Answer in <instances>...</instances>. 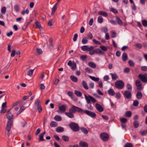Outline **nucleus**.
Segmentation results:
<instances>
[{
	"label": "nucleus",
	"mask_w": 147,
	"mask_h": 147,
	"mask_svg": "<svg viewBox=\"0 0 147 147\" xmlns=\"http://www.w3.org/2000/svg\"><path fill=\"white\" fill-rule=\"evenodd\" d=\"M69 111L73 113H75L76 112H78L82 114H83L84 112V110L74 105H72L71 107L69 109Z\"/></svg>",
	"instance_id": "f257e3e1"
},
{
	"label": "nucleus",
	"mask_w": 147,
	"mask_h": 147,
	"mask_svg": "<svg viewBox=\"0 0 147 147\" xmlns=\"http://www.w3.org/2000/svg\"><path fill=\"white\" fill-rule=\"evenodd\" d=\"M84 97L85 99L88 104H89L90 103V100L94 103L96 102V100L93 97L90 95L87 96L85 94L84 95Z\"/></svg>",
	"instance_id": "f03ea898"
},
{
	"label": "nucleus",
	"mask_w": 147,
	"mask_h": 147,
	"mask_svg": "<svg viewBox=\"0 0 147 147\" xmlns=\"http://www.w3.org/2000/svg\"><path fill=\"white\" fill-rule=\"evenodd\" d=\"M69 126L70 128L74 131H77L79 129V127L78 124L72 122L70 123Z\"/></svg>",
	"instance_id": "7ed1b4c3"
},
{
	"label": "nucleus",
	"mask_w": 147,
	"mask_h": 147,
	"mask_svg": "<svg viewBox=\"0 0 147 147\" xmlns=\"http://www.w3.org/2000/svg\"><path fill=\"white\" fill-rule=\"evenodd\" d=\"M67 107V106L65 105L59 106L58 107V109L57 111L60 114L63 113L66 111Z\"/></svg>",
	"instance_id": "20e7f679"
},
{
	"label": "nucleus",
	"mask_w": 147,
	"mask_h": 147,
	"mask_svg": "<svg viewBox=\"0 0 147 147\" xmlns=\"http://www.w3.org/2000/svg\"><path fill=\"white\" fill-rule=\"evenodd\" d=\"M115 86L117 88L121 89L124 86V84L122 81L119 80L115 82Z\"/></svg>",
	"instance_id": "39448f33"
},
{
	"label": "nucleus",
	"mask_w": 147,
	"mask_h": 147,
	"mask_svg": "<svg viewBox=\"0 0 147 147\" xmlns=\"http://www.w3.org/2000/svg\"><path fill=\"white\" fill-rule=\"evenodd\" d=\"M139 79L143 82H147V74H140L138 75Z\"/></svg>",
	"instance_id": "423d86ee"
},
{
	"label": "nucleus",
	"mask_w": 147,
	"mask_h": 147,
	"mask_svg": "<svg viewBox=\"0 0 147 147\" xmlns=\"http://www.w3.org/2000/svg\"><path fill=\"white\" fill-rule=\"evenodd\" d=\"M100 137L101 139L104 141H107L109 139V136L106 133H103L100 135Z\"/></svg>",
	"instance_id": "0eeeda50"
},
{
	"label": "nucleus",
	"mask_w": 147,
	"mask_h": 147,
	"mask_svg": "<svg viewBox=\"0 0 147 147\" xmlns=\"http://www.w3.org/2000/svg\"><path fill=\"white\" fill-rule=\"evenodd\" d=\"M135 83L138 90H141L143 89V87L140 80H137L136 81Z\"/></svg>",
	"instance_id": "6e6552de"
},
{
	"label": "nucleus",
	"mask_w": 147,
	"mask_h": 147,
	"mask_svg": "<svg viewBox=\"0 0 147 147\" xmlns=\"http://www.w3.org/2000/svg\"><path fill=\"white\" fill-rule=\"evenodd\" d=\"M94 48L93 47L91 46L90 47L88 45H83L81 47V49L84 51H90L92 50Z\"/></svg>",
	"instance_id": "1a4fd4ad"
},
{
	"label": "nucleus",
	"mask_w": 147,
	"mask_h": 147,
	"mask_svg": "<svg viewBox=\"0 0 147 147\" xmlns=\"http://www.w3.org/2000/svg\"><path fill=\"white\" fill-rule=\"evenodd\" d=\"M124 97L127 99H130L131 97V94L130 91H125L123 93Z\"/></svg>",
	"instance_id": "9d476101"
},
{
	"label": "nucleus",
	"mask_w": 147,
	"mask_h": 147,
	"mask_svg": "<svg viewBox=\"0 0 147 147\" xmlns=\"http://www.w3.org/2000/svg\"><path fill=\"white\" fill-rule=\"evenodd\" d=\"M85 113L92 118H94L96 116V114L94 113L87 110H84V113Z\"/></svg>",
	"instance_id": "9b49d317"
},
{
	"label": "nucleus",
	"mask_w": 147,
	"mask_h": 147,
	"mask_svg": "<svg viewBox=\"0 0 147 147\" xmlns=\"http://www.w3.org/2000/svg\"><path fill=\"white\" fill-rule=\"evenodd\" d=\"M95 107L97 110L100 112H101L104 110L103 107L97 103L95 104Z\"/></svg>",
	"instance_id": "f8f14e48"
},
{
	"label": "nucleus",
	"mask_w": 147,
	"mask_h": 147,
	"mask_svg": "<svg viewBox=\"0 0 147 147\" xmlns=\"http://www.w3.org/2000/svg\"><path fill=\"white\" fill-rule=\"evenodd\" d=\"M13 122L10 121H8L6 128V129L7 131H10L11 128V125L12 124Z\"/></svg>",
	"instance_id": "ddd939ff"
},
{
	"label": "nucleus",
	"mask_w": 147,
	"mask_h": 147,
	"mask_svg": "<svg viewBox=\"0 0 147 147\" xmlns=\"http://www.w3.org/2000/svg\"><path fill=\"white\" fill-rule=\"evenodd\" d=\"M58 5V3H56L53 6L52 11L51 14L52 15H53L55 12L56 10L57 9V6Z\"/></svg>",
	"instance_id": "4468645a"
},
{
	"label": "nucleus",
	"mask_w": 147,
	"mask_h": 147,
	"mask_svg": "<svg viewBox=\"0 0 147 147\" xmlns=\"http://www.w3.org/2000/svg\"><path fill=\"white\" fill-rule=\"evenodd\" d=\"M73 113L72 112L69 111V112H65V114L68 117L70 118H72L74 117V115Z\"/></svg>",
	"instance_id": "2eb2a0df"
},
{
	"label": "nucleus",
	"mask_w": 147,
	"mask_h": 147,
	"mask_svg": "<svg viewBox=\"0 0 147 147\" xmlns=\"http://www.w3.org/2000/svg\"><path fill=\"white\" fill-rule=\"evenodd\" d=\"M82 84L83 87L85 89L88 90L89 89L88 86L86 82L84 80H83L82 81Z\"/></svg>",
	"instance_id": "dca6fc26"
},
{
	"label": "nucleus",
	"mask_w": 147,
	"mask_h": 147,
	"mask_svg": "<svg viewBox=\"0 0 147 147\" xmlns=\"http://www.w3.org/2000/svg\"><path fill=\"white\" fill-rule=\"evenodd\" d=\"M99 15H101L104 17H107L108 16V14L107 12L104 11H100L98 12Z\"/></svg>",
	"instance_id": "f3484780"
},
{
	"label": "nucleus",
	"mask_w": 147,
	"mask_h": 147,
	"mask_svg": "<svg viewBox=\"0 0 147 147\" xmlns=\"http://www.w3.org/2000/svg\"><path fill=\"white\" fill-rule=\"evenodd\" d=\"M79 145L81 147H88V144L84 142H80L79 143Z\"/></svg>",
	"instance_id": "a211bd4d"
},
{
	"label": "nucleus",
	"mask_w": 147,
	"mask_h": 147,
	"mask_svg": "<svg viewBox=\"0 0 147 147\" xmlns=\"http://www.w3.org/2000/svg\"><path fill=\"white\" fill-rule=\"evenodd\" d=\"M64 130V128L61 127H57L56 129V131L58 133L62 132Z\"/></svg>",
	"instance_id": "6ab92c4d"
},
{
	"label": "nucleus",
	"mask_w": 147,
	"mask_h": 147,
	"mask_svg": "<svg viewBox=\"0 0 147 147\" xmlns=\"http://www.w3.org/2000/svg\"><path fill=\"white\" fill-rule=\"evenodd\" d=\"M88 65L89 67L93 68H95L96 67V64L92 62H88Z\"/></svg>",
	"instance_id": "aec40b11"
},
{
	"label": "nucleus",
	"mask_w": 147,
	"mask_h": 147,
	"mask_svg": "<svg viewBox=\"0 0 147 147\" xmlns=\"http://www.w3.org/2000/svg\"><path fill=\"white\" fill-rule=\"evenodd\" d=\"M108 92L110 96H113L115 95V93L113 90L110 89L108 91Z\"/></svg>",
	"instance_id": "412c9836"
},
{
	"label": "nucleus",
	"mask_w": 147,
	"mask_h": 147,
	"mask_svg": "<svg viewBox=\"0 0 147 147\" xmlns=\"http://www.w3.org/2000/svg\"><path fill=\"white\" fill-rule=\"evenodd\" d=\"M116 18L117 23L120 26H122L123 25V22L117 16Z\"/></svg>",
	"instance_id": "4be33fe9"
},
{
	"label": "nucleus",
	"mask_w": 147,
	"mask_h": 147,
	"mask_svg": "<svg viewBox=\"0 0 147 147\" xmlns=\"http://www.w3.org/2000/svg\"><path fill=\"white\" fill-rule=\"evenodd\" d=\"M45 134V131L44 132L41 134L39 136V140L40 141H43L44 140L43 139V136Z\"/></svg>",
	"instance_id": "5701e85b"
},
{
	"label": "nucleus",
	"mask_w": 147,
	"mask_h": 147,
	"mask_svg": "<svg viewBox=\"0 0 147 147\" xmlns=\"http://www.w3.org/2000/svg\"><path fill=\"white\" fill-rule=\"evenodd\" d=\"M54 119L57 121H60L62 120L61 117L59 115H56L54 118Z\"/></svg>",
	"instance_id": "b1692460"
},
{
	"label": "nucleus",
	"mask_w": 147,
	"mask_h": 147,
	"mask_svg": "<svg viewBox=\"0 0 147 147\" xmlns=\"http://www.w3.org/2000/svg\"><path fill=\"white\" fill-rule=\"evenodd\" d=\"M13 117V115L11 113H9L7 115V118L9 120H10Z\"/></svg>",
	"instance_id": "393cba45"
},
{
	"label": "nucleus",
	"mask_w": 147,
	"mask_h": 147,
	"mask_svg": "<svg viewBox=\"0 0 147 147\" xmlns=\"http://www.w3.org/2000/svg\"><path fill=\"white\" fill-rule=\"evenodd\" d=\"M142 96V92L140 91H138L136 94V96L138 99H141Z\"/></svg>",
	"instance_id": "a878e982"
},
{
	"label": "nucleus",
	"mask_w": 147,
	"mask_h": 147,
	"mask_svg": "<svg viewBox=\"0 0 147 147\" xmlns=\"http://www.w3.org/2000/svg\"><path fill=\"white\" fill-rule=\"evenodd\" d=\"M132 115V113L130 111H128L125 113V115L127 117H130Z\"/></svg>",
	"instance_id": "bb28decb"
},
{
	"label": "nucleus",
	"mask_w": 147,
	"mask_h": 147,
	"mask_svg": "<svg viewBox=\"0 0 147 147\" xmlns=\"http://www.w3.org/2000/svg\"><path fill=\"white\" fill-rule=\"evenodd\" d=\"M89 77L92 80L95 82L98 81L99 78H96L94 76H89Z\"/></svg>",
	"instance_id": "cd10ccee"
},
{
	"label": "nucleus",
	"mask_w": 147,
	"mask_h": 147,
	"mask_svg": "<svg viewBox=\"0 0 147 147\" xmlns=\"http://www.w3.org/2000/svg\"><path fill=\"white\" fill-rule=\"evenodd\" d=\"M35 24L36 26L37 27V28H38L40 30H41L42 29V27L41 26L40 23L38 22L37 21L35 22Z\"/></svg>",
	"instance_id": "c85d7f7f"
},
{
	"label": "nucleus",
	"mask_w": 147,
	"mask_h": 147,
	"mask_svg": "<svg viewBox=\"0 0 147 147\" xmlns=\"http://www.w3.org/2000/svg\"><path fill=\"white\" fill-rule=\"evenodd\" d=\"M139 125V123L138 121L137 120L135 121L134 122V126L136 128L138 127Z\"/></svg>",
	"instance_id": "c756f323"
},
{
	"label": "nucleus",
	"mask_w": 147,
	"mask_h": 147,
	"mask_svg": "<svg viewBox=\"0 0 147 147\" xmlns=\"http://www.w3.org/2000/svg\"><path fill=\"white\" fill-rule=\"evenodd\" d=\"M127 55L126 53H124L122 55V59L123 61H125L127 59Z\"/></svg>",
	"instance_id": "7c9ffc66"
},
{
	"label": "nucleus",
	"mask_w": 147,
	"mask_h": 147,
	"mask_svg": "<svg viewBox=\"0 0 147 147\" xmlns=\"http://www.w3.org/2000/svg\"><path fill=\"white\" fill-rule=\"evenodd\" d=\"M70 78L71 80L73 82H76L78 81V79L77 78L73 76H70Z\"/></svg>",
	"instance_id": "2f4dec72"
},
{
	"label": "nucleus",
	"mask_w": 147,
	"mask_h": 147,
	"mask_svg": "<svg viewBox=\"0 0 147 147\" xmlns=\"http://www.w3.org/2000/svg\"><path fill=\"white\" fill-rule=\"evenodd\" d=\"M50 125L51 127H54L57 126V124L56 122L53 121L50 123Z\"/></svg>",
	"instance_id": "473e14b6"
},
{
	"label": "nucleus",
	"mask_w": 147,
	"mask_h": 147,
	"mask_svg": "<svg viewBox=\"0 0 147 147\" xmlns=\"http://www.w3.org/2000/svg\"><path fill=\"white\" fill-rule=\"evenodd\" d=\"M140 133L142 136H144L147 134V129L141 130L140 131Z\"/></svg>",
	"instance_id": "72a5a7b5"
},
{
	"label": "nucleus",
	"mask_w": 147,
	"mask_h": 147,
	"mask_svg": "<svg viewBox=\"0 0 147 147\" xmlns=\"http://www.w3.org/2000/svg\"><path fill=\"white\" fill-rule=\"evenodd\" d=\"M82 43L83 44H86L88 42V40L87 38H83L82 39Z\"/></svg>",
	"instance_id": "f704fd0d"
},
{
	"label": "nucleus",
	"mask_w": 147,
	"mask_h": 147,
	"mask_svg": "<svg viewBox=\"0 0 147 147\" xmlns=\"http://www.w3.org/2000/svg\"><path fill=\"white\" fill-rule=\"evenodd\" d=\"M62 139L65 142H68L69 140V137L65 135H63L62 136Z\"/></svg>",
	"instance_id": "c9c22d12"
},
{
	"label": "nucleus",
	"mask_w": 147,
	"mask_h": 147,
	"mask_svg": "<svg viewBox=\"0 0 147 147\" xmlns=\"http://www.w3.org/2000/svg\"><path fill=\"white\" fill-rule=\"evenodd\" d=\"M110 74L111 76L112 79L113 80H116L118 78V76L117 75L115 74H113L111 73Z\"/></svg>",
	"instance_id": "e433bc0d"
},
{
	"label": "nucleus",
	"mask_w": 147,
	"mask_h": 147,
	"mask_svg": "<svg viewBox=\"0 0 147 147\" xmlns=\"http://www.w3.org/2000/svg\"><path fill=\"white\" fill-rule=\"evenodd\" d=\"M74 93L75 94H76L77 96H80L82 95V93L80 91L78 90H75Z\"/></svg>",
	"instance_id": "4c0bfd02"
},
{
	"label": "nucleus",
	"mask_w": 147,
	"mask_h": 147,
	"mask_svg": "<svg viewBox=\"0 0 147 147\" xmlns=\"http://www.w3.org/2000/svg\"><path fill=\"white\" fill-rule=\"evenodd\" d=\"M6 8L5 7H3L1 9V12L3 14H5L6 12Z\"/></svg>",
	"instance_id": "58836bf2"
},
{
	"label": "nucleus",
	"mask_w": 147,
	"mask_h": 147,
	"mask_svg": "<svg viewBox=\"0 0 147 147\" xmlns=\"http://www.w3.org/2000/svg\"><path fill=\"white\" fill-rule=\"evenodd\" d=\"M85 71L86 72L89 73H91L93 71L92 69L88 67H87L85 69Z\"/></svg>",
	"instance_id": "ea45409f"
},
{
	"label": "nucleus",
	"mask_w": 147,
	"mask_h": 147,
	"mask_svg": "<svg viewBox=\"0 0 147 147\" xmlns=\"http://www.w3.org/2000/svg\"><path fill=\"white\" fill-rule=\"evenodd\" d=\"M135 47L141 49L142 47V45L140 43H137L135 44Z\"/></svg>",
	"instance_id": "a19ab883"
},
{
	"label": "nucleus",
	"mask_w": 147,
	"mask_h": 147,
	"mask_svg": "<svg viewBox=\"0 0 147 147\" xmlns=\"http://www.w3.org/2000/svg\"><path fill=\"white\" fill-rule=\"evenodd\" d=\"M110 9L111 11L113 12L115 14H117L118 13V11L116 9L113 8H110Z\"/></svg>",
	"instance_id": "79ce46f5"
},
{
	"label": "nucleus",
	"mask_w": 147,
	"mask_h": 147,
	"mask_svg": "<svg viewBox=\"0 0 147 147\" xmlns=\"http://www.w3.org/2000/svg\"><path fill=\"white\" fill-rule=\"evenodd\" d=\"M98 22L100 23H101L103 21V18L101 16H99L98 18Z\"/></svg>",
	"instance_id": "37998d69"
},
{
	"label": "nucleus",
	"mask_w": 147,
	"mask_h": 147,
	"mask_svg": "<svg viewBox=\"0 0 147 147\" xmlns=\"http://www.w3.org/2000/svg\"><path fill=\"white\" fill-rule=\"evenodd\" d=\"M81 130L85 134H87L88 133V131L87 129L84 127H81Z\"/></svg>",
	"instance_id": "c03bdc74"
},
{
	"label": "nucleus",
	"mask_w": 147,
	"mask_h": 147,
	"mask_svg": "<svg viewBox=\"0 0 147 147\" xmlns=\"http://www.w3.org/2000/svg\"><path fill=\"white\" fill-rule=\"evenodd\" d=\"M126 88L129 91H131L132 89V87L131 85L128 84H127L126 86Z\"/></svg>",
	"instance_id": "a18cd8bd"
},
{
	"label": "nucleus",
	"mask_w": 147,
	"mask_h": 147,
	"mask_svg": "<svg viewBox=\"0 0 147 147\" xmlns=\"http://www.w3.org/2000/svg\"><path fill=\"white\" fill-rule=\"evenodd\" d=\"M14 9L15 11L17 12H18L19 10V6L18 5H15L14 6Z\"/></svg>",
	"instance_id": "49530a36"
},
{
	"label": "nucleus",
	"mask_w": 147,
	"mask_h": 147,
	"mask_svg": "<svg viewBox=\"0 0 147 147\" xmlns=\"http://www.w3.org/2000/svg\"><path fill=\"white\" fill-rule=\"evenodd\" d=\"M34 104L35 105L37 106V107L40 106V101H39V99H36L35 102Z\"/></svg>",
	"instance_id": "de8ad7c7"
},
{
	"label": "nucleus",
	"mask_w": 147,
	"mask_h": 147,
	"mask_svg": "<svg viewBox=\"0 0 147 147\" xmlns=\"http://www.w3.org/2000/svg\"><path fill=\"white\" fill-rule=\"evenodd\" d=\"M111 37L112 38H115L116 36V33L114 30H111Z\"/></svg>",
	"instance_id": "09e8293b"
},
{
	"label": "nucleus",
	"mask_w": 147,
	"mask_h": 147,
	"mask_svg": "<svg viewBox=\"0 0 147 147\" xmlns=\"http://www.w3.org/2000/svg\"><path fill=\"white\" fill-rule=\"evenodd\" d=\"M71 68L72 70H75L76 67V65L75 63H73V64L71 66Z\"/></svg>",
	"instance_id": "8fccbe9b"
},
{
	"label": "nucleus",
	"mask_w": 147,
	"mask_h": 147,
	"mask_svg": "<svg viewBox=\"0 0 147 147\" xmlns=\"http://www.w3.org/2000/svg\"><path fill=\"white\" fill-rule=\"evenodd\" d=\"M34 71V69H31L28 72L27 74L29 76H32L33 73V72Z\"/></svg>",
	"instance_id": "3c124183"
},
{
	"label": "nucleus",
	"mask_w": 147,
	"mask_h": 147,
	"mask_svg": "<svg viewBox=\"0 0 147 147\" xmlns=\"http://www.w3.org/2000/svg\"><path fill=\"white\" fill-rule=\"evenodd\" d=\"M89 51V54L90 55H92L96 53V51L95 50H91L90 51Z\"/></svg>",
	"instance_id": "603ef678"
},
{
	"label": "nucleus",
	"mask_w": 147,
	"mask_h": 147,
	"mask_svg": "<svg viewBox=\"0 0 147 147\" xmlns=\"http://www.w3.org/2000/svg\"><path fill=\"white\" fill-rule=\"evenodd\" d=\"M142 70L144 71H147V66H142L141 67Z\"/></svg>",
	"instance_id": "864d4df0"
},
{
	"label": "nucleus",
	"mask_w": 147,
	"mask_h": 147,
	"mask_svg": "<svg viewBox=\"0 0 147 147\" xmlns=\"http://www.w3.org/2000/svg\"><path fill=\"white\" fill-rule=\"evenodd\" d=\"M29 12V10L28 9H27L26 10L23 11L22 12V14L23 15H24L25 14V13H26L27 14H28Z\"/></svg>",
	"instance_id": "5fc2aeb1"
},
{
	"label": "nucleus",
	"mask_w": 147,
	"mask_h": 147,
	"mask_svg": "<svg viewBox=\"0 0 147 147\" xmlns=\"http://www.w3.org/2000/svg\"><path fill=\"white\" fill-rule=\"evenodd\" d=\"M139 103L138 101L137 100H136L134 101L133 105L134 106L137 107Z\"/></svg>",
	"instance_id": "6e6d98bb"
},
{
	"label": "nucleus",
	"mask_w": 147,
	"mask_h": 147,
	"mask_svg": "<svg viewBox=\"0 0 147 147\" xmlns=\"http://www.w3.org/2000/svg\"><path fill=\"white\" fill-rule=\"evenodd\" d=\"M96 51V53L97 54H101L103 53L102 51L99 49H95Z\"/></svg>",
	"instance_id": "4d7b16f0"
},
{
	"label": "nucleus",
	"mask_w": 147,
	"mask_h": 147,
	"mask_svg": "<svg viewBox=\"0 0 147 147\" xmlns=\"http://www.w3.org/2000/svg\"><path fill=\"white\" fill-rule=\"evenodd\" d=\"M120 121L123 123H125L127 122V119L125 118H121L120 119Z\"/></svg>",
	"instance_id": "13d9d810"
},
{
	"label": "nucleus",
	"mask_w": 147,
	"mask_h": 147,
	"mask_svg": "<svg viewBox=\"0 0 147 147\" xmlns=\"http://www.w3.org/2000/svg\"><path fill=\"white\" fill-rule=\"evenodd\" d=\"M36 51L37 53L39 54H41L42 53V51L40 49L37 48L36 49Z\"/></svg>",
	"instance_id": "bf43d9fd"
},
{
	"label": "nucleus",
	"mask_w": 147,
	"mask_h": 147,
	"mask_svg": "<svg viewBox=\"0 0 147 147\" xmlns=\"http://www.w3.org/2000/svg\"><path fill=\"white\" fill-rule=\"evenodd\" d=\"M90 88L91 89H93L94 88V83L93 82H90L89 84Z\"/></svg>",
	"instance_id": "052dcab7"
},
{
	"label": "nucleus",
	"mask_w": 147,
	"mask_h": 147,
	"mask_svg": "<svg viewBox=\"0 0 147 147\" xmlns=\"http://www.w3.org/2000/svg\"><path fill=\"white\" fill-rule=\"evenodd\" d=\"M100 48L103 51H106L107 49L106 47L103 46V45H101L100 46Z\"/></svg>",
	"instance_id": "680f3d73"
},
{
	"label": "nucleus",
	"mask_w": 147,
	"mask_h": 147,
	"mask_svg": "<svg viewBox=\"0 0 147 147\" xmlns=\"http://www.w3.org/2000/svg\"><path fill=\"white\" fill-rule=\"evenodd\" d=\"M92 40L93 42L96 45H101V43L100 42L94 39H93Z\"/></svg>",
	"instance_id": "e2e57ef3"
},
{
	"label": "nucleus",
	"mask_w": 147,
	"mask_h": 147,
	"mask_svg": "<svg viewBox=\"0 0 147 147\" xmlns=\"http://www.w3.org/2000/svg\"><path fill=\"white\" fill-rule=\"evenodd\" d=\"M142 24L144 26H147V20H144L142 21Z\"/></svg>",
	"instance_id": "0e129e2a"
},
{
	"label": "nucleus",
	"mask_w": 147,
	"mask_h": 147,
	"mask_svg": "<svg viewBox=\"0 0 147 147\" xmlns=\"http://www.w3.org/2000/svg\"><path fill=\"white\" fill-rule=\"evenodd\" d=\"M128 63L130 66H133L134 65V63L133 61L132 60H129V61Z\"/></svg>",
	"instance_id": "69168bd1"
},
{
	"label": "nucleus",
	"mask_w": 147,
	"mask_h": 147,
	"mask_svg": "<svg viewBox=\"0 0 147 147\" xmlns=\"http://www.w3.org/2000/svg\"><path fill=\"white\" fill-rule=\"evenodd\" d=\"M102 30L103 32L105 33V34L106 33H107V32L108 31L107 28L106 27H104L102 28Z\"/></svg>",
	"instance_id": "338daca9"
},
{
	"label": "nucleus",
	"mask_w": 147,
	"mask_h": 147,
	"mask_svg": "<svg viewBox=\"0 0 147 147\" xmlns=\"http://www.w3.org/2000/svg\"><path fill=\"white\" fill-rule=\"evenodd\" d=\"M124 147H133V146L131 143H127L125 145Z\"/></svg>",
	"instance_id": "774afa93"
}]
</instances>
